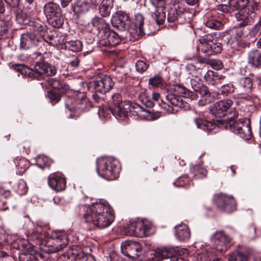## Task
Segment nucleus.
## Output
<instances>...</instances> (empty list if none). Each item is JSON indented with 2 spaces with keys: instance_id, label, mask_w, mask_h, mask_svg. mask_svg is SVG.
<instances>
[{
  "instance_id": "1",
  "label": "nucleus",
  "mask_w": 261,
  "mask_h": 261,
  "mask_svg": "<svg viewBox=\"0 0 261 261\" xmlns=\"http://www.w3.org/2000/svg\"><path fill=\"white\" fill-rule=\"evenodd\" d=\"M83 217L85 222L100 229L109 227L115 218L112 208L101 202L93 204L88 207Z\"/></svg>"
},
{
  "instance_id": "2",
  "label": "nucleus",
  "mask_w": 261,
  "mask_h": 261,
  "mask_svg": "<svg viewBox=\"0 0 261 261\" xmlns=\"http://www.w3.org/2000/svg\"><path fill=\"white\" fill-rule=\"evenodd\" d=\"M97 172L99 176L108 180L117 179L120 171L118 163L110 156H102L96 161Z\"/></svg>"
},
{
  "instance_id": "3",
  "label": "nucleus",
  "mask_w": 261,
  "mask_h": 261,
  "mask_svg": "<svg viewBox=\"0 0 261 261\" xmlns=\"http://www.w3.org/2000/svg\"><path fill=\"white\" fill-rule=\"evenodd\" d=\"M237 115L225 119L220 118L217 120V122L222 126L230 129L235 133L238 134L240 137L245 140H249L251 138L252 132L250 123L244 124V121L241 119H238Z\"/></svg>"
},
{
  "instance_id": "4",
  "label": "nucleus",
  "mask_w": 261,
  "mask_h": 261,
  "mask_svg": "<svg viewBox=\"0 0 261 261\" xmlns=\"http://www.w3.org/2000/svg\"><path fill=\"white\" fill-rule=\"evenodd\" d=\"M143 111L140 105L126 100L121 102L118 106L114 107L102 106L100 107L99 113L106 114H127L128 113L138 114Z\"/></svg>"
},
{
  "instance_id": "5",
  "label": "nucleus",
  "mask_w": 261,
  "mask_h": 261,
  "mask_svg": "<svg viewBox=\"0 0 261 261\" xmlns=\"http://www.w3.org/2000/svg\"><path fill=\"white\" fill-rule=\"evenodd\" d=\"M170 93L167 95V99L173 106L181 108H188L189 105L185 102L181 97H189L191 93L181 85H174L170 87Z\"/></svg>"
},
{
  "instance_id": "6",
  "label": "nucleus",
  "mask_w": 261,
  "mask_h": 261,
  "mask_svg": "<svg viewBox=\"0 0 261 261\" xmlns=\"http://www.w3.org/2000/svg\"><path fill=\"white\" fill-rule=\"evenodd\" d=\"M43 12L51 25L60 28L63 23L60 8L55 3L49 2L44 6Z\"/></svg>"
},
{
  "instance_id": "7",
  "label": "nucleus",
  "mask_w": 261,
  "mask_h": 261,
  "mask_svg": "<svg viewBox=\"0 0 261 261\" xmlns=\"http://www.w3.org/2000/svg\"><path fill=\"white\" fill-rule=\"evenodd\" d=\"M49 68V64L44 62H37L34 67V69L29 68L24 65L16 66V70L25 76L31 78H36L43 74L45 68Z\"/></svg>"
},
{
  "instance_id": "8",
  "label": "nucleus",
  "mask_w": 261,
  "mask_h": 261,
  "mask_svg": "<svg viewBox=\"0 0 261 261\" xmlns=\"http://www.w3.org/2000/svg\"><path fill=\"white\" fill-rule=\"evenodd\" d=\"M196 79L191 80V85L193 90L199 93L201 96V98L198 101V105L203 106L213 101L218 94L211 93L207 88L203 86L201 82L196 84Z\"/></svg>"
},
{
  "instance_id": "9",
  "label": "nucleus",
  "mask_w": 261,
  "mask_h": 261,
  "mask_svg": "<svg viewBox=\"0 0 261 261\" xmlns=\"http://www.w3.org/2000/svg\"><path fill=\"white\" fill-rule=\"evenodd\" d=\"M150 229V225L147 221L133 222L127 227L128 234L143 238L148 235Z\"/></svg>"
},
{
  "instance_id": "10",
  "label": "nucleus",
  "mask_w": 261,
  "mask_h": 261,
  "mask_svg": "<svg viewBox=\"0 0 261 261\" xmlns=\"http://www.w3.org/2000/svg\"><path fill=\"white\" fill-rule=\"evenodd\" d=\"M211 239L216 249L220 252L226 251L231 245V239L223 231H216Z\"/></svg>"
},
{
  "instance_id": "11",
  "label": "nucleus",
  "mask_w": 261,
  "mask_h": 261,
  "mask_svg": "<svg viewBox=\"0 0 261 261\" xmlns=\"http://www.w3.org/2000/svg\"><path fill=\"white\" fill-rule=\"evenodd\" d=\"M32 239H36L39 241V245L41 249L47 253H52L58 251V246L56 245V242L53 238V233L50 237L40 241L42 239V235L37 232H33L31 235Z\"/></svg>"
},
{
  "instance_id": "12",
  "label": "nucleus",
  "mask_w": 261,
  "mask_h": 261,
  "mask_svg": "<svg viewBox=\"0 0 261 261\" xmlns=\"http://www.w3.org/2000/svg\"><path fill=\"white\" fill-rule=\"evenodd\" d=\"M215 200L220 210L231 213L236 210V203L232 197L220 194L215 196Z\"/></svg>"
},
{
  "instance_id": "13",
  "label": "nucleus",
  "mask_w": 261,
  "mask_h": 261,
  "mask_svg": "<svg viewBox=\"0 0 261 261\" xmlns=\"http://www.w3.org/2000/svg\"><path fill=\"white\" fill-rule=\"evenodd\" d=\"M121 250L124 255L129 258H136L139 255L142 246L138 242L127 241L121 243Z\"/></svg>"
},
{
  "instance_id": "14",
  "label": "nucleus",
  "mask_w": 261,
  "mask_h": 261,
  "mask_svg": "<svg viewBox=\"0 0 261 261\" xmlns=\"http://www.w3.org/2000/svg\"><path fill=\"white\" fill-rule=\"evenodd\" d=\"M48 184L50 187L56 191H61L66 188V181L64 176L60 173H55L49 175Z\"/></svg>"
},
{
  "instance_id": "15",
  "label": "nucleus",
  "mask_w": 261,
  "mask_h": 261,
  "mask_svg": "<svg viewBox=\"0 0 261 261\" xmlns=\"http://www.w3.org/2000/svg\"><path fill=\"white\" fill-rule=\"evenodd\" d=\"M114 83L112 78L107 75L100 76L99 80L93 81V87L99 93H106L111 90Z\"/></svg>"
},
{
  "instance_id": "16",
  "label": "nucleus",
  "mask_w": 261,
  "mask_h": 261,
  "mask_svg": "<svg viewBox=\"0 0 261 261\" xmlns=\"http://www.w3.org/2000/svg\"><path fill=\"white\" fill-rule=\"evenodd\" d=\"M111 22L114 27L120 31H124L130 23L128 15L123 11H118L112 18Z\"/></svg>"
},
{
  "instance_id": "17",
  "label": "nucleus",
  "mask_w": 261,
  "mask_h": 261,
  "mask_svg": "<svg viewBox=\"0 0 261 261\" xmlns=\"http://www.w3.org/2000/svg\"><path fill=\"white\" fill-rule=\"evenodd\" d=\"M234 16L238 25L240 27H244L253 23L255 14L252 11L245 10L238 11L235 14Z\"/></svg>"
},
{
  "instance_id": "18",
  "label": "nucleus",
  "mask_w": 261,
  "mask_h": 261,
  "mask_svg": "<svg viewBox=\"0 0 261 261\" xmlns=\"http://www.w3.org/2000/svg\"><path fill=\"white\" fill-rule=\"evenodd\" d=\"M49 43L54 46L64 43L63 39L62 40H59L58 36L49 37ZM65 44L66 48L73 52H78L82 50V43L79 40L65 42Z\"/></svg>"
},
{
  "instance_id": "19",
  "label": "nucleus",
  "mask_w": 261,
  "mask_h": 261,
  "mask_svg": "<svg viewBox=\"0 0 261 261\" xmlns=\"http://www.w3.org/2000/svg\"><path fill=\"white\" fill-rule=\"evenodd\" d=\"M76 102L77 105L76 108H74L73 106L69 107L68 103L66 104V107L70 111H73L75 109L87 110L92 107L91 102L89 101L86 95L84 93H80L78 94Z\"/></svg>"
},
{
  "instance_id": "20",
  "label": "nucleus",
  "mask_w": 261,
  "mask_h": 261,
  "mask_svg": "<svg viewBox=\"0 0 261 261\" xmlns=\"http://www.w3.org/2000/svg\"><path fill=\"white\" fill-rule=\"evenodd\" d=\"M233 101L230 99H224L217 102L214 105V108L216 112L217 113H225L229 111L230 113H232L235 111L233 108H232Z\"/></svg>"
},
{
  "instance_id": "21",
  "label": "nucleus",
  "mask_w": 261,
  "mask_h": 261,
  "mask_svg": "<svg viewBox=\"0 0 261 261\" xmlns=\"http://www.w3.org/2000/svg\"><path fill=\"white\" fill-rule=\"evenodd\" d=\"M38 41L35 35L31 33L23 34L21 38L20 46L27 49L37 45Z\"/></svg>"
},
{
  "instance_id": "22",
  "label": "nucleus",
  "mask_w": 261,
  "mask_h": 261,
  "mask_svg": "<svg viewBox=\"0 0 261 261\" xmlns=\"http://www.w3.org/2000/svg\"><path fill=\"white\" fill-rule=\"evenodd\" d=\"M176 238L180 241H186L189 240L191 233L189 227L186 224H180L175 227Z\"/></svg>"
},
{
  "instance_id": "23",
  "label": "nucleus",
  "mask_w": 261,
  "mask_h": 261,
  "mask_svg": "<svg viewBox=\"0 0 261 261\" xmlns=\"http://www.w3.org/2000/svg\"><path fill=\"white\" fill-rule=\"evenodd\" d=\"M212 38V36L207 35L204 38L199 39V44L197 46L198 49L201 50L202 52L207 55H211L213 45Z\"/></svg>"
},
{
  "instance_id": "24",
  "label": "nucleus",
  "mask_w": 261,
  "mask_h": 261,
  "mask_svg": "<svg viewBox=\"0 0 261 261\" xmlns=\"http://www.w3.org/2000/svg\"><path fill=\"white\" fill-rule=\"evenodd\" d=\"M91 8V6L88 1L78 0L73 5L72 9L75 14L79 15L85 13Z\"/></svg>"
},
{
  "instance_id": "25",
  "label": "nucleus",
  "mask_w": 261,
  "mask_h": 261,
  "mask_svg": "<svg viewBox=\"0 0 261 261\" xmlns=\"http://www.w3.org/2000/svg\"><path fill=\"white\" fill-rule=\"evenodd\" d=\"M173 254L171 250L167 248H158L153 253L154 261H160L163 259L171 258Z\"/></svg>"
},
{
  "instance_id": "26",
  "label": "nucleus",
  "mask_w": 261,
  "mask_h": 261,
  "mask_svg": "<svg viewBox=\"0 0 261 261\" xmlns=\"http://www.w3.org/2000/svg\"><path fill=\"white\" fill-rule=\"evenodd\" d=\"M53 238L56 245L58 246V251L66 247L68 243L67 236L64 233L60 232L53 233Z\"/></svg>"
},
{
  "instance_id": "27",
  "label": "nucleus",
  "mask_w": 261,
  "mask_h": 261,
  "mask_svg": "<svg viewBox=\"0 0 261 261\" xmlns=\"http://www.w3.org/2000/svg\"><path fill=\"white\" fill-rule=\"evenodd\" d=\"M250 2V0H229V8L231 11H243Z\"/></svg>"
},
{
  "instance_id": "28",
  "label": "nucleus",
  "mask_w": 261,
  "mask_h": 261,
  "mask_svg": "<svg viewBox=\"0 0 261 261\" xmlns=\"http://www.w3.org/2000/svg\"><path fill=\"white\" fill-rule=\"evenodd\" d=\"M191 173L196 179L203 178L206 176L207 170L200 165H193L190 168Z\"/></svg>"
},
{
  "instance_id": "29",
  "label": "nucleus",
  "mask_w": 261,
  "mask_h": 261,
  "mask_svg": "<svg viewBox=\"0 0 261 261\" xmlns=\"http://www.w3.org/2000/svg\"><path fill=\"white\" fill-rule=\"evenodd\" d=\"M74 248H76L77 247H73V252L71 253L74 256V261H96L90 254H85L82 251H74Z\"/></svg>"
},
{
  "instance_id": "30",
  "label": "nucleus",
  "mask_w": 261,
  "mask_h": 261,
  "mask_svg": "<svg viewBox=\"0 0 261 261\" xmlns=\"http://www.w3.org/2000/svg\"><path fill=\"white\" fill-rule=\"evenodd\" d=\"M197 261H220V259L214 255L213 250L206 251L198 253Z\"/></svg>"
},
{
  "instance_id": "31",
  "label": "nucleus",
  "mask_w": 261,
  "mask_h": 261,
  "mask_svg": "<svg viewBox=\"0 0 261 261\" xmlns=\"http://www.w3.org/2000/svg\"><path fill=\"white\" fill-rule=\"evenodd\" d=\"M248 63L255 67L261 66L259 52L257 50H252L249 53Z\"/></svg>"
},
{
  "instance_id": "32",
  "label": "nucleus",
  "mask_w": 261,
  "mask_h": 261,
  "mask_svg": "<svg viewBox=\"0 0 261 261\" xmlns=\"http://www.w3.org/2000/svg\"><path fill=\"white\" fill-rule=\"evenodd\" d=\"M204 24L207 28L213 30H221L223 28V23L214 18H207L205 20Z\"/></svg>"
},
{
  "instance_id": "33",
  "label": "nucleus",
  "mask_w": 261,
  "mask_h": 261,
  "mask_svg": "<svg viewBox=\"0 0 261 261\" xmlns=\"http://www.w3.org/2000/svg\"><path fill=\"white\" fill-rule=\"evenodd\" d=\"M135 26L139 30V33H144L143 25L144 23V16L140 13H138L135 16L134 22Z\"/></svg>"
},
{
  "instance_id": "34",
  "label": "nucleus",
  "mask_w": 261,
  "mask_h": 261,
  "mask_svg": "<svg viewBox=\"0 0 261 261\" xmlns=\"http://www.w3.org/2000/svg\"><path fill=\"white\" fill-rule=\"evenodd\" d=\"M156 9L153 12L154 18L158 24H162L165 19L166 14L165 12H164V8H155Z\"/></svg>"
},
{
  "instance_id": "35",
  "label": "nucleus",
  "mask_w": 261,
  "mask_h": 261,
  "mask_svg": "<svg viewBox=\"0 0 261 261\" xmlns=\"http://www.w3.org/2000/svg\"><path fill=\"white\" fill-rule=\"evenodd\" d=\"M39 254L30 253L29 251L23 252L19 255L20 261H39Z\"/></svg>"
},
{
  "instance_id": "36",
  "label": "nucleus",
  "mask_w": 261,
  "mask_h": 261,
  "mask_svg": "<svg viewBox=\"0 0 261 261\" xmlns=\"http://www.w3.org/2000/svg\"><path fill=\"white\" fill-rule=\"evenodd\" d=\"M204 77L206 81L208 84L214 85L215 84V81L222 78V75H221L219 77L217 72L212 70H208L204 74Z\"/></svg>"
},
{
  "instance_id": "37",
  "label": "nucleus",
  "mask_w": 261,
  "mask_h": 261,
  "mask_svg": "<svg viewBox=\"0 0 261 261\" xmlns=\"http://www.w3.org/2000/svg\"><path fill=\"white\" fill-rule=\"evenodd\" d=\"M51 161L45 156H39L37 159L36 165L41 169L48 167L50 166Z\"/></svg>"
},
{
  "instance_id": "38",
  "label": "nucleus",
  "mask_w": 261,
  "mask_h": 261,
  "mask_svg": "<svg viewBox=\"0 0 261 261\" xmlns=\"http://www.w3.org/2000/svg\"><path fill=\"white\" fill-rule=\"evenodd\" d=\"M240 86L246 91H250L253 86L252 81L250 77H245L240 79Z\"/></svg>"
},
{
  "instance_id": "39",
  "label": "nucleus",
  "mask_w": 261,
  "mask_h": 261,
  "mask_svg": "<svg viewBox=\"0 0 261 261\" xmlns=\"http://www.w3.org/2000/svg\"><path fill=\"white\" fill-rule=\"evenodd\" d=\"M92 24L93 27L97 28L98 30H102L107 28L108 24L102 18L95 17L92 20Z\"/></svg>"
},
{
  "instance_id": "40",
  "label": "nucleus",
  "mask_w": 261,
  "mask_h": 261,
  "mask_svg": "<svg viewBox=\"0 0 261 261\" xmlns=\"http://www.w3.org/2000/svg\"><path fill=\"white\" fill-rule=\"evenodd\" d=\"M107 39L109 44L111 45H116L121 41L119 35L115 32H110L107 36Z\"/></svg>"
},
{
  "instance_id": "41",
  "label": "nucleus",
  "mask_w": 261,
  "mask_h": 261,
  "mask_svg": "<svg viewBox=\"0 0 261 261\" xmlns=\"http://www.w3.org/2000/svg\"><path fill=\"white\" fill-rule=\"evenodd\" d=\"M229 261H248L247 257L238 251L233 252L229 258Z\"/></svg>"
},
{
  "instance_id": "42",
  "label": "nucleus",
  "mask_w": 261,
  "mask_h": 261,
  "mask_svg": "<svg viewBox=\"0 0 261 261\" xmlns=\"http://www.w3.org/2000/svg\"><path fill=\"white\" fill-rule=\"evenodd\" d=\"M48 97L53 105L57 103L61 99V95L55 91L49 92Z\"/></svg>"
},
{
  "instance_id": "43",
  "label": "nucleus",
  "mask_w": 261,
  "mask_h": 261,
  "mask_svg": "<svg viewBox=\"0 0 261 261\" xmlns=\"http://www.w3.org/2000/svg\"><path fill=\"white\" fill-rule=\"evenodd\" d=\"M148 64L143 61H138L136 63V68L137 71L142 73L146 70L148 68Z\"/></svg>"
},
{
  "instance_id": "44",
  "label": "nucleus",
  "mask_w": 261,
  "mask_h": 261,
  "mask_svg": "<svg viewBox=\"0 0 261 261\" xmlns=\"http://www.w3.org/2000/svg\"><path fill=\"white\" fill-rule=\"evenodd\" d=\"M111 8L103 4L99 8V13L102 17L109 16L111 13Z\"/></svg>"
},
{
  "instance_id": "45",
  "label": "nucleus",
  "mask_w": 261,
  "mask_h": 261,
  "mask_svg": "<svg viewBox=\"0 0 261 261\" xmlns=\"http://www.w3.org/2000/svg\"><path fill=\"white\" fill-rule=\"evenodd\" d=\"M162 83V79L160 76H155L149 80V84L153 87H159Z\"/></svg>"
},
{
  "instance_id": "46",
  "label": "nucleus",
  "mask_w": 261,
  "mask_h": 261,
  "mask_svg": "<svg viewBox=\"0 0 261 261\" xmlns=\"http://www.w3.org/2000/svg\"><path fill=\"white\" fill-rule=\"evenodd\" d=\"M8 23L3 19H0V36L5 34L8 31Z\"/></svg>"
},
{
  "instance_id": "47",
  "label": "nucleus",
  "mask_w": 261,
  "mask_h": 261,
  "mask_svg": "<svg viewBox=\"0 0 261 261\" xmlns=\"http://www.w3.org/2000/svg\"><path fill=\"white\" fill-rule=\"evenodd\" d=\"M177 18V13L175 9H171L167 14V20L169 22H174Z\"/></svg>"
},
{
  "instance_id": "48",
  "label": "nucleus",
  "mask_w": 261,
  "mask_h": 261,
  "mask_svg": "<svg viewBox=\"0 0 261 261\" xmlns=\"http://www.w3.org/2000/svg\"><path fill=\"white\" fill-rule=\"evenodd\" d=\"M28 166L29 162L24 158L20 159L16 165L18 169H23V171H21L22 172L28 168Z\"/></svg>"
},
{
  "instance_id": "49",
  "label": "nucleus",
  "mask_w": 261,
  "mask_h": 261,
  "mask_svg": "<svg viewBox=\"0 0 261 261\" xmlns=\"http://www.w3.org/2000/svg\"><path fill=\"white\" fill-rule=\"evenodd\" d=\"M154 8H165L166 5V0H150Z\"/></svg>"
},
{
  "instance_id": "50",
  "label": "nucleus",
  "mask_w": 261,
  "mask_h": 261,
  "mask_svg": "<svg viewBox=\"0 0 261 261\" xmlns=\"http://www.w3.org/2000/svg\"><path fill=\"white\" fill-rule=\"evenodd\" d=\"M233 86L231 84L224 85L221 87V93L223 95H227L232 92Z\"/></svg>"
},
{
  "instance_id": "51",
  "label": "nucleus",
  "mask_w": 261,
  "mask_h": 261,
  "mask_svg": "<svg viewBox=\"0 0 261 261\" xmlns=\"http://www.w3.org/2000/svg\"><path fill=\"white\" fill-rule=\"evenodd\" d=\"M244 99L247 101L251 102L254 105L258 104L259 101L257 96L252 93L245 97Z\"/></svg>"
},
{
  "instance_id": "52",
  "label": "nucleus",
  "mask_w": 261,
  "mask_h": 261,
  "mask_svg": "<svg viewBox=\"0 0 261 261\" xmlns=\"http://www.w3.org/2000/svg\"><path fill=\"white\" fill-rule=\"evenodd\" d=\"M222 50L221 44L220 43H216L213 41L212 45L211 55L213 54H218L221 52Z\"/></svg>"
},
{
  "instance_id": "53",
  "label": "nucleus",
  "mask_w": 261,
  "mask_h": 261,
  "mask_svg": "<svg viewBox=\"0 0 261 261\" xmlns=\"http://www.w3.org/2000/svg\"><path fill=\"white\" fill-rule=\"evenodd\" d=\"M196 123L198 127L203 128V129H205V127L208 129L210 127L212 126L211 122L204 120H201L199 122L197 121Z\"/></svg>"
},
{
  "instance_id": "54",
  "label": "nucleus",
  "mask_w": 261,
  "mask_h": 261,
  "mask_svg": "<svg viewBox=\"0 0 261 261\" xmlns=\"http://www.w3.org/2000/svg\"><path fill=\"white\" fill-rule=\"evenodd\" d=\"M44 75L46 76H53L56 73V69L54 66H52L49 64V68H45Z\"/></svg>"
},
{
  "instance_id": "55",
  "label": "nucleus",
  "mask_w": 261,
  "mask_h": 261,
  "mask_svg": "<svg viewBox=\"0 0 261 261\" xmlns=\"http://www.w3.org/2000/svg\"><path fill=\"white\" fill-rule=\"evenodd\" d=\"M217 9L218 10L223 13L232 12V11H231L229 8V2L228 3V5L222 4L218 5Z\"/></svg>"
},
{
  "instance_id": "56",
  "label": "nucleus",
  "mask_w": 261,
  "mask_h": 261,
  "mask_svg": "<svg viewBox=\"0 0 261 261\" xmlns=\"http://www.w3.org/2000/svg\"><path fill=\"white\" fill-rule=\"evenodd\" d=\"M19 192L20 194H24L28 191V188L26 186V184L23 181H20L18 184Z\"/></svg>"
},
{
  "instance_id": "57",
  "label": "nucleus",
  "mask_w": 261,
  "mask_h": 261,
  "mask_svg": "<svg viewBox=\"0 0 261 261\" xmlns=\"http://www.w3.org/2000/svg\"><path fill=\"white\" fill-rule=\"evenodd\" d=\"M159 115H140L139 118L141 120L147 121L154 120L158 119Z\"/></svg>"
},
{
  "instance_id": "58",
  "label": "nucleus",
  "mask_w": 261,
  "mask_h": 261,
  "mask_svg": "<svg viewBox=\"0 0 261 261\" xmlns=\"http://www.w3.org/2000/svg\"><path fill=\"white\" fill-rule=\"evenodd\" d=\"M112 97L114 105L113 107L118 106L119 103H120L121 102H122L121 96L119 94H115L112 96Z\"/></svg>"
},
{
  "instance_id": "59",
  "label": "nucleus",
  "mask_w": 261,
  "mask_h": 261,
  "mask_svg": "<svg viewBox=\"0 0 261 261\" xmlns=\"http://www.w3.org/2000/svg\"><path fill=\"white\" fill-rule=\"evenodd\" d=\"M0 195L5 198H8L11 195L10 191L5 189L2 186L0 185Z\"/></svg>"
},
{
  "instance_id": "60",
  "label": "nucleus",
  "mask_w": 261,
  "mask_h": 261,
  "mask_svg": "<svg viewBox=\"0 0 261 261\" xmlns=\"http://www.w3.org/2000/svg\"><path fill=\"white\" fill-rule=\"evenodd\" d=\"M113 2L114 0H103L102 4L112 9L113 7Z\"/></svg>"
},
{
  "instance_id": "61",
  "label": "nucleus",
  "mask_w": 261,
  "mask_h": 261,
  "mask_svg": "<svg viewBox=\"0 0 261 261\" xmlns=\"http://www.w3.org/2000/svg\"><path fill=\"white\" fill-rule=\"evenodd\" d=\"M187 4L189 5L194 6L196 5L199 0H185Z\"/></svg>"
},
{
  "instance_id": "62",
  "label": "nucleus",
  "mask_w": 261,
  "mask_h": 261,
  "mask_svg": "<svg viewBox=\"0 0 261 261\" xmlns=\"http://www.w3.org/2000/svg\"><path fill=\"white\" fill-rule=\"evenodd\" d=\"M70 64L71 66L77 67L79 64V61L77 58H75L74 60L70 62Z\"/></svg>"
},
{
  "instance_id": "63",
  "label": "nucleus",
  "mask_w": 261,
  "mask_h": 261,
  "mask_svg": "<svg viewBox=\"0 0 261 261\" xmlns=\"http://www.w3.org/2000/svg\"><path fill=\"white\" fill-rule=\"evenodd\" d=\"M160 97V94L158 92H154L152 93V98L154 101H158Z\"/></svg>"
},
{
  "instance_id": "64",
  "label": "nucleus",
  "mask_w": 261,
  "mask_h": 261,
  "mask_svg": "<svg viewBox=\"0 0 261 261\" xmlns=\"http://www.w3.org/2000/svg\"><path fill=\"white\" fill-rule=\"evenodd\" d=\"M170 261H187V260L183 259L181 257L177 258L175 256H172Z\"/></svg>"
}]
</instances>
